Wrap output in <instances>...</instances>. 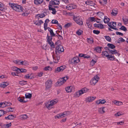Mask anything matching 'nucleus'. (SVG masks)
Listing matches in <instances>:
<instances>
[{
	"mask_svg": "<svg viewBox=\"0 0 128 128\" xmlns=\"http://www.w3.org/2000/svg\"><path fill=\"white\" fill-rule=\"evenodd\" d=\"M58 22V21L56 20H52V23L53 24H57Z\"/></svg>",
	"mask_w": 128,
	"mask_h": 128,
	"instance_id": "obj_52",
	"label": "nucleus"
},
{
	"mask_svg": "<svg viewBox=\"0 0 128 128\" xmlns=\"http://www.w3.org/2000/svg\"><path fill=\"white\" fill-rule=\"evenodd\" d=\"M99 77L97 75L95 76L92 79L90 82V83L92 85H94L98 82Z\"/></svg>",
	"mask_w": 128,
	"mask_h": 128,
	"instance_id": "obj_9",
	"label": "nucleus"
},
{
	"mask_svg": "<svg viewBox=\"0 0 128 128\" xmlns=\"http://www.w3.org/2000/svg\"><path fill=\"white\" fill-rule=\"evenodd\" d=\"M20 61V60H14L13 61V62L16 64H19V62Z\"/></svg>",
	"mask_w": 128,
	"mask_h": 128,
	"instance_id": "obj_60",
	"label": "nucleus"
},
{
	"mask_svg": "<svg viewBox=\"0 0 128 128\" xmlns=\"http://www.w3.org/2000/svg\"><path fill=\"white\" fill-rule=\"evenodd\" d=\"M114 103L116 105L118 106H120L122 104V102H117L116 100L114 101Z\"/></svg>",
	"mask_w": 128,
	"mask_h": 128,
	"instance_id": "obj_35",
	"label": "nucleus"
},
{
	"mask_svg": "<svg viewBox=\"0 0 128 128\" xmlns=\"http://www.w3.org/2000/svg\"><path fill=\"white\" fill-rule=\"evenodd\" d=\"M96 61H94L93 59H92L90 62V64L93 66L96 62Z\"/></svg>",
	"mask_w": 128,
	"mask_h": 128,
	"instance_id": "obj_54",
	"label": "nucleus"
},
{
	"mask_svg": "<svg viewBox=\"0 0 128 128\" xmlns=\"http://www.w3.org/2000/svg\"><path fill=\"white\" fill-rule=\"evenodd\" d=\"M32 78H34L33 77H32L30 75V74H27L24 77V78H30V79H31Z\"/></svg>",
	"mask_w": 128,
	"mask_h": 128,
	"instance_id": "obj_42",
	"label": "nucleus"
},
{
	"mask_svg": "<svg viewBox=\"0 0 128 128\" xmlns=\"http://www.w3.org/2000/svg\"><path fill=\"white\" fill-rule=\"evenodd\" d=\"M38 15H39L38 17L40 18H42L45 16V15L44 14H38Z\"/></svg>",
	"mask_w": 128,
	"mask_h": 128,
	"instance_id": "obj_49",
	"label": "nucleus"
},
{
	"mask_svg": "<svg viewBox=\"0 0 128 128\" xmlns=\"http://www.w3.org/2000/svg\"><path fill=\"white\" fill-rule=\"evenodd\" d=\"M110 20V19L108 18L106 16H104V21L105 23L107 24L108 23Z\"/></svg>",
	"mask_w": 128,
	"mask_h": 128,
	"instance_id": "obj_28",
	"label": "nucleus"
},
{
	"mask_svg": "<svg viewBox=\"0 0 128 128\" xmlns=\"http://www.w3.org/2000/svg\"><path fill=\"white\" fill-rule=\"evenodd\" d=\"M110 53L113 54H117V55L118 56L120 55V53L117 52V51L116 50H110Z\"/></svg>",
	"mask_w": 128,
	"mask_h": 128,
	"instance_id": "obj_17",
	"label": "nucleus"
},
{
	"mask_svg": "<svg viewBox=\"0 0 128 128\" xmlns=\"http://www.w3.org/2000/svg\"><path fill=\"white\" fill-rule=\"evenodd\" d=\"M102 48V47H99L98 46L95 48L94 49V50L96 51L97 52L99 53H100L101 51Z\"/></svg>",
	"mask_w": 128,
	"mask_h": 128,
	"instance_id": "obj_19",
	"label": "nucleus"
},
{
	"mask_svg": "<svg viewBox=\"0 0 128 128\" xmlns=\"http://www.w3.org/2000/svg\"><path fill=\"white\" fill-rule=\"evenodd\" d=\"M67 77H64L59 79L56 82L58 86H60L63 84L68 79Z\"/></svg>",
	"mask_w": 128,
	"mask_h": 128,
	"instance_id": "obj_5",
	"label": "nucleus"
},
{
	"mask_svg": "<svg viewBox=\"0 0 128 128\" xmlns=\"http://www.w3.org/2000/svg\"><path fill=\"white\" fill-rule=\"evenodd\" d=\"M99 24V28L101 29H103L104 28V26L102 24Z\"/></svg>",
	"mask_w": 128,
	"mask_h": 128,
	"instance_id": "obj_62",
	"label": "nucleus"
},
{
	"mask_svg": "<svg viewBox=\"0 0 128 128\" xmlns=\"http://www.w3.org/2000/svg\"><path fill=\"white\" fill-rule=\"evenodd\" d=\"M116 34L117 35H119L121 36H123V34L118 32H116Z\"/></svg>",
	"mask_w": 128,
	"mask_h": 128,
	"instance_id": "obj_58",
	"label": "nucleus"
},
{
	"mask_svg": "<svg viewBox=\"0 0 128 128\" xmlns=\"http://www.w3.org/2000/svg\"><path fill=\"white\" fill-rule=\"evenodd\" d=\"M96 98L95 96H89L86 99V101L89 102L92 101Z\"/></svg>",
	"mask_w": 128,
	"mask_h": 128,
	"instance_id": "obj_14",
	"label": "nucleus"
},
{
	"mask_svg": "<svg viewBox=\"0 0 128 128\" xmlns=\"http://www.w3.org/2000/svg\"><path fill=\"white\" fill-rule=\"evenodd\" d=\"M120 29L122 30H123L124 32H126L127 31V29L124 26H122L120 28Z\"/></svg>",
	"mask_w": 128,
	"mask_h": 128,
	"instance_id": "obj_38",
	"label": "nucleus"
},
{
	"mask_svg": "<svg viewBox=\"0 0 128 128\" xmlns=\"http://www.w3.org/2000/svg\"><path fill=\"white\" fill-rule=\"evenodd\" d=\"M58 101V100L57 99H56L54 100H53L50 101V104L52 106L53 105L56 104Z\"/></svg>",
	"mask_w": 128,
	"mask_h": 128,
	"instance_id": "obj_23",
	"label": "nucleus"
},
{
	"mask_svg": "<svg viewBox=\"0 0 128 128\" xmlns=\"http://www.w3.org/2000/svg\"><path fill=\"white\" fill-rule=\"evenodd\" d=\"M122 20L124 24H127L128 23V18L127 17H123Z\"/></svg>",
	"mask_w": 128,
	"mask_h": 128,
	"instance_id": "obj_27",
	"label": "nucleus"
},
{
	"mask_svg": "<svg viewBox=\"0 0 128 128\" xmlns=\"http://www.w3.org/2000/svg\"><path fill=\"white\" fill-rule=\"evenodd\" d=\"M93 32L95 34H98L100 33V32L99 30H94L93 31Z\"/></svg>",
	"mask_w": 128,
	"mask_h": 128,
	"instance_id": "obj_47",
	"label": "nucleus"
},
{
	"mask_svg": "<svg viewBox=\"0 0 128 128\" xmlns=\"http://www.w3.org/2000/svg\"><path fill=\"white\" fill-rule=\"evenodd\" d=\"M72 86H70L66 88L65 89L66 92H72Z\"/></svg>",
	"mask_w": 128,
	"mask_h": 128,
	"instance_id": "obj_25",
	"label": "nucleus"
},
{
	"mask_svg": "<svg viewBox=\"0 0 128 128\" xmlns=\"http://www.w3.org/2000/svg\"><path fill=\"white\" fill-rule=\"evenodd\" d=\"M83 32V31L80 30H78L76 32V34L78 36L82 34Z\"/></svg>",
	"mask_w": 128,
	"mask_h": 128,
	"instance_id": "obj_33",
	"label": "nucleus"
},
{
	"mask_svg": "<svg viewBox=\"0 0 128 128\" xmlns=\"http://www.w3.org/2000/svg\"><path fill=\"white\" fill-rule=\"evenodd\" d=\"M52 69V68L49 66L46 67L44 68V70L46 71L47 70L51 71Z\"/></svg>",
	"mask_w": 128,
	"mask_h": 128,
	"instance_id": "obj_39",
	"label": "nucleus"
},
{
	"mask_svg": "<svg viewBox=\"0 0 128 128\" xmlns=\"http://www.w3.org/2000/svg\"><path fill=\"white\" fill-rule=\"evenodd\" d=\"M52 84V81L51 80H47L45 83V90H48L51 88Z\"/></svg>",
	"mask_w": 128,
	"mask_h": 128,
	"instance_id": "obj_8",
	"label": "nucleus"
},
{
	"mask_svg": "<svg viewBox=\"0 0 128 128\" xmlns=\"http://www.w3.org/2000/svg\"><path fill=\"white\" fill-rule=\"evenodd\" d=\"M74 19L76 23L80 26L83 24V22L82 19L79 16H74Z\"/></svg>",
	"mask_w": 128,
	"mask_h": 128,
	"instance_id": "obj_7",
	"label": "nucleus"
},
{
	"mask_svg": "<svg viewBox=\"0 0 128 128\" xmlns=\"http://www.w3.org/2000/svg\"><path fill=\"white\" fill-rule=\"evenodd\" d=\"M9 5L13 10L18 12H22L23 9L22 6L16 4L9 3Z\"/></svg>",
	"mask_w": 128,
	"mask_h": 128,
	"instance_id": "obj_2",
	"label": "nucleus"
},
{
	"mask_svg": "<svg viewBox=\"0 0 128 128\" xmlns=\"http://www.w3.org/2000/svg\"><path fill=\"white\" fill-rule=\"evenodd\" d=\"M90 18L91 22H95L96 21L95 18L94 17H90Z\"/></svg>",
	"mask_w": 128,
	"mask_h": 128,
	"instance_id": "obj_57",
	"label": "nucleus"
},
{
	"mask_svg": "<svg viewBox=\"0 0 128 128\" xmlns=\"http://www.w3.org/2000/svg\"><path fill=\"white\" fill-rule=\"evenodd\" d=\"M23 65L25 66H27L29 64V62L27 61L24 60L23 61Z\"/></svg>",
	"mask_w": 128,
	"mask_h": 128,
	"instance_id": "obj_48",
	"label": "nucleus"
},
{
	"mask_svg": "<svg viewBox=\"0 0 128 128\" xmlns=\"http://www.w3.org/2000/svg\"><path fill=\"white\" fill-rule=\"evenodd\" d=\"M57 34H58V39L60 40H62L63 39L62 37L58 33H57Z\"/></svg>",
	"mask_w": 128,
	"mask_h": 128,
	"instance_id": "obj_45",
	"label": "nucleus"
},
{
	"mask_svg": "<svg viewBox=\"0 0 128 128\" xmlns=\"http://www.w3.org/2000/svg\"><path fill=\"white\" fill-rule=\"evenodd\" d=\"M52 10V14H55L56 12V9L54 8H53Z\"/></svg>",
	"mask_w": 128,
	"mask_h": 128,
	"instance_id": "obj_61",
	"label": "nucleus"
},
{
	"mask_svg": "<svg viewBox=\"0 0 128 128\" xmlns=\"http://www.w3.org/2000/svg\"><path fill=\"white\" fill-rule=\"evenodd\" d=\"M4 114H5V113L4 112L3 110H0V117Z\"/></svg>",
	"mask_w": 128,
	"mask_h": 128,
	"instance_id": "obj_55",
	"label": "nucleus"
},
{
	"mask_svg": "<svg viewBox=\"0 0 128 128\" xmlns=\"http://www.w3.org/2000/svg\"><path fill=\"white\" fill-rule=\"evenodd\" d=\"M106 40L109 42H110L111 40V38L109 36H104Z\"/></svg>",
	"mask_w": 128,
	"mask_h": 128,
	"instance_id": "obj_37",
	"label": "nucleus"
},
{
	"mask_svg": "<svg viewBox=\"0 0 128 128\" xmlns=\"http://www.w3.org/2000/svg\"><path fill=\"white\" fill-rule=\"evenodd\" d=\"M107 46L110 48L113 49L116 48V46L113 44L108 43L107 44Z\"/></svg>",
	"mask_w": 128,
	"mask_h": 128,
	"instance_id": "obj_30",
	"label": "nucleus"
},
{
	"mask_svg": "<svg viewBox=\"0 0 128 128\" xmlns=\"http://www.w3.org/2000/svg\"><path fill=\"white\" fill-rule=\"evenodd\" d=\"M104 108H105L104 107L99 108L98 110V112L100 114H103L105 113V111L104 110Z\"/></svg>",
	"mask_w": 128,
	"mask_h": 128,
	"instance_id": "obj_26",
	"label": "nucleus"
},
{
	"mask_svg": "<svg viewBox=\"0 0 128 128\" xmlns=\"http://www.w3.org/2000/svg\"><path fill=\"white\" fill-rule=\"evenodd\" d=\"M22 118L23 119H25L28 118V116L26 114H24L22 116Z\"/></svg>",
	"mask_w": 128,
	"mask_h": 128,
	"instance_id": "obj_51",
	"label": "nucleus"
},
{
	"mask_svg": "<svg viewBox=\"0 0 128 128\" xmlns=\"http://www.w3.org/2000/svg\"><path fill=\"white\" fill-rule=\"evenodd\" d=\"M32 96V94H31L28 93V94L27 95L26 94H25V97L26 98H30Z\"/></svg>",
	"mask_w": 128,
	"mask_h": 128,
	"instance_id": "obj_40",
	"label": "nucleus"
},
{
	"mask_svg": "<svg viewBox=\"0 0 128 128\" xmlns=\"http://www.w3.org/2000/svg\"><path fill=\"white\" fill-rule=\"evenodd\" d=\"M76 6L74 4H71L68 5L66 7V8L68 10H71L72 9L75 8Z\"/></svg>",
	"mask_w": 128,
	"mask_h": 128,
	"instance_id": "obj_12",
	"label": "nucleus"
},
{
	"mask_svg": "<svg viewBox=\"0 0 128 128\" xmlns=\"http://www.w3.org/2000/svg\"><path fill=\"white\" fill-rule=\"evenodd\" d=\"M97 16H100V18H101L102 17H103L104 16V14L100 12H97Z\"/></svg>",
	"mask_w": 128,
	"mask_h": 128,
	"instance_id": "obj_31",
	"label": "nucleus"
},
{
	"mask_svg": "<svg viewBox=\"0 0 128 128\" xmlns=\"http://www.w3.org/2000/svg\"><path fill=\"white\" fill-rule=\"evenodd\" d=\"M86 4L88 5L92 6H94L95 5V3H94L93 2L91 1H87L86 2Z\"/></svg>",
	"mask_w": 128,
	"mask_h": 128,
	"instance_id": "obj_20",
	"label": "nucleus"
},
{
	"mask_svg": "<svg viewBox=\"0 0 128 128\" xmlns=\"http://www.w3.org/2000/svg\"><path fill=\"white\" fill-rule=\"evenodd\" d=\"M43 0H34V4L36 5L40 4L43 2Z\"/></svg>",
	"mask_w": 128,
	"mask_h": 128,
	"instance_id": "obj_21",
	"label": "nucleus"
},
{
	"mask_svg": "<svg viewBox=\"0 0 128 128\" xmlns=\"http://www.w3.org/2000/svg\"><path fill=\"white\" fill-rule=\"evenodd\" d=\"M12 69L14 71H16L18 72H19L18 71L19 68H17V67L15 66L12 67Z\"/></svg>",
	"mask_w": 128,
	"mask_h": 128,
	"instance_id": "obj_34",
	"label": "nucleus"
},
{
	"mask_svg": "<svg viewBox=\"0 0 128 128\" xmlns=\"http://www.w3.org/2000/svg\"><path fill=\"white\" fill-rule=\"evenodd\" d=\"M28 14L27 12H25L22 14V15L24 16H27Z\"/></svg>",
	"mask_w": 128,
	"mask_h": 128,
	"instance_id": "obj_53",
	"label": "nucleus"
},
{
	"mask_svg": "<svg viewBox=\"0 0 128 128\" xmlns=\"http://www.w3.org/2000/svg\"><path fill=\"white\" fill-rule=\"evenodd\" d=\"M14 117L12 114L10 115V116L9 117V120H13L14 118Z\"/></svg>",
	"mask_w": 128,
	"mask_h": 128,
	"instance_id": "obj_63",
	"label": "nucleus"
},
{
	"mask_svg": "<svg viewBox=\"0 0 128 128\" xmlns=\"http://www.w3.org/2000/svg\"><path fill=\"white\" fill-rule=\"evenodd\" d=\"M80 62V60L78 57H74L72 59H70L69 63L70 64L72 65L78 63Z\"/></svg>",
	"mask_w": 128,
	"mask_h": 128,
	"instance_id": "obj_4",
	"label": "nucleus"
},
{
	"mask_svg": "<svg viewBox=\"0 0 128 128\" xmlns=\"http://www.w3.org/2000/svg\"><path fill=\"white\" fill-rule=\"evenodd\" d=\"M24 98L25 97H24L23 98L19 97L18 98V100L20 102H27V101L25 100H24Z\"/></svg>",
	"mask_w": 128,
	"mask_h": 128,
	"instance_id": "obj_22",
	"label": "nucleus"
},
{
	"mask_svg": "<svg viewBox=\"0 0 128 128\" xmlns=\"http://www.w3.org/2000/svg\"><path fill=\"white\" fill-rule=\"evenodd\" d=\"M49 3L52 6L58 5L60 4V2L57 0H52L50 1Z\"/></svg>",
	"mask_w": 128,
	"mask_h": 128,
	"instance_id": "obj_13",
	"label": "nucleus"
},
{
	"mask_svg": "<svg viewBox=\"0 0 128 128\" xmlns=\"http://www.w3.org/2000/svg\"><path fill=\"white\" fill-rule=\"evenodd\" d=\"M52 56L54 59V62L55 63H57L59 60H60V56H58L56 57H54L53 55H52Z\"/></svg>",
	"mask_w": 128,
	"mask_h": 128,
	"instance_id": "obj_16",
	"label": "nucleus"
},
{
	"mask_svg": "<svg viewBox=\"0 0 128 128\" xmlns=\"http://www.w3.org/2000/svg\"><path fill=\"white\" fill-rule=\"evenodd\" d=\"M4 125L5 126V127L6 128H8L11 126V122H10L8 124Z\"/></svg>",
	"mask_w": 128,
	"mask_h": 128,
	"instance_id": "obj_50",
	"label": "nucleus"
},
{
	"mask_svg": "<svg viewBox=\"0 0 128 128\" xmlns=\"http://www.w3.org/2000/svg\"><path fill=\"white\" fill-rule=\"evenodd\" d=\"M88 90L89 89L85 87L82 88L81 90L76 92L75 94V96H76L78 97L84 93L87 92Z\"/></svg>",
	"mask_w": 128,
	"mask_h": 128,
	"instance_id": "obj_3",
	"label": "nucleus"
},
{
	"mask_svg": "<svg viewBox=\"0 0 128 128\" xmlns=\"http://www.w3.org/2000/svg\"><path fill=\"white\" fill-rule=\"evenodd\" d=\"M9 84V83L6 82H2L0 84V87L4 88L7 86Z\"/></svg>",
	"mask_w": 128,
	"mask_h": 128,
	"instance_id": "obj_15",
	"label": "nucleus"
},
{
	"mask_svg": "<svg viewBox=\"0 0 128 128\" xmlns=\"http://www.w3.org/2000/svg\"><path fill=\"white\" fill-rule=\"evenodd\" d=\"M52 5L50 4L48 6L49 10H52L54 8H52Z\"/></svg>",
	"mask_w": 128,
	"mask_h": 128,
	"instance_id": "obj_59",
	"label": "nucleus"
},
{
	"mask_svg": "<svg viewBox=\"0 0 128 128\" xmlns=\"http://www.w3.org/2000/svg\"><path fill=\"white\" fill-rule=\"evenodd\" d=\"M47 28L50 32V36H48V34H47L46 37L47 42L51 48H54V43L52 42V37L55 36V34H54L52 30L50 28L48 27Z\"/></svg>",
	"mask_w": 128,
	"mask_h": 128,
	"instance_id": "obj_1",
	"label": "nucleus"
},
{
	"mask_svg": "<svg viewBox=\"0 0 128 128\" xmlns=\"http://www.w3.org/2000/svg\"><path fill=\"white\" fill-rule=\"evenodd\" d=\"M86 24L88 26L89 28H91L92 27V23L89 22L87 20L86 22Z\"/></svg>",
	"mask_w": 128,
	"mask_h": 128,
	"instance_id": "obj_41",
	"label": "nucleus"
},
{
	"mask_svg": "<svg viewBox=\"0 0 128 128\" xmlns=\"http://www.w3.org/2000/svg\"><path fill=\"white\" fill-rule=\"evenodd\" d=\"M72 25L71 23H68L65 24L64 26L66 28H68L70 26Z\"/></svg>",
	"mask_w": 128,
	"mask_h": 128,
	"instance_id": "obj_46",
	"label": "nucleus"
},
{
	"mask_svg": "<svg viewBox=\"0 0 128 128\" xmlns=\"http://www.w3.org/2000/svg\"><path fill=\"white\" fill-rule=\"evenodd\" d=\"M14 110V108H8L7 109V110L8 112H13Z\"/></svg>",
	"mask_w": 128,
	"mask_h": 128,
	"instance_id": "obj_43",
	"label": "nucleus"
},
{
	"mask_svg": "<svg viewBox=\"0 0 128 128\" xmlns=\"http://www.w3.org/2000/svg\"><path fill=\"white\" fill-rule=\"evenodd\" d=\"M11 74L13 76H19V75H18V73L17 72H12Z\"/></svg>",
	"mask_w": 128,
	"mask_h": 128,
	"instance_id": "obj_56",
	"label": "nucleus"
},
{
	"mask_svg": "<svg viewBox=\"0 0 128 128\" xmlns=\"http://www.w3.org/2000/svg\"><path fill=\"white\" fill-rule=\"evenodd\" d=\"M118 12L117 11V9H114L112 10L111 14H112L114 16H115L118 14Z\"/></svg>",
	"mask_w": 128,
	"mask_h": 128,
	"instance_id": "obj_24",
	"label": "nucleus"
},
{
	"mask_svg": "<svg viewBox=\"0 0 128 128\" xmlns=\"http://www.w3.org/2000/svg\"><path fill=\"white\" fill-rule=\"evenodd\" d=\"M19 84L22 86L25 85L27 84V82L26 81L22 80L19 81Z\"/></svg>",
	"mask_w": 128,
	"mask_h": 128,
	"instance_id": "obj_29",
	"label": "nucleus"
},
{
	"mask_svg": "<svg viewBox=\"0 0 128 128\" xmlns=\"http://www.w3.org/2000/svg\"><path fill=\"white\" fill-rule=\"evenodd\" d=\"M111 24H111V22H109V23H108V26L111 28H112V27H113V26H112Z\"/></svg>",
	"mask_w": 128,
	"mask_h": 128,
	"instance_id": "obj_64",
	"label": "nucleus"
},
{
	"mask_svg": "<svg viewBox=\"0 0 128 128\" xmlns=\"http://www.w3.org/2000/svg\"><path fill=\"white\" fill-rule=\"evenodd\" d=\"M87 40L88 42L90 44H92L94 42L92 38H87Z\"/></svg>",
	"mask_w": 128,
	"mask_h": 128,
	"instance_id": "obj_32",
	"label": "nucleus"
},
{
	"mask_svg": "<svg viewBox=\"0 0 128 128\" xmlns=\"http://www.w3.org/2000/svg\"><path fill=\"white\" fill-rule=\"evenodd\" d=\"M65 66H62L60 67H58L55 70L54 72H55L57 73L60 72L62 71L66 68Z\"/></svg>",
	"mask_w": 128,
	"mask_h": 128,
	"instance_id": "obj_11",
	"label": "nucleus"
},
{
	"mask_svg": "<svg viewBox=\"0 0 128 128\" xmlns=\"http://www.w3.org/2000/svg\"><path fill=\"white\" fill-rule=\"evenodd\" d=\"M109 58L110 60H113L114 59V58L113 56H112V55H110L109 57L108 58Z\"/></svg>",
	"mask_w": 128,
	"mask_h": 128,
	"instance_id": "obj_44",
	"label": "nucleus"
},
{
	"mask_svg": "<svg viewBox=\"0 0 128 128\" xmlns=\"http://www.w3.org/2000/svg\"><path fill=\"white\" fill-rule=\"evenodd\" d=\"M18 71L19 72V73L20 72H26L27 70L25 69L24 68H19Z\"/></svg>",
	"mask_w": 128,
	"mask_h": 128,
	"instance_id": "obj_36",
	"label": "nucleus"
},
{
	"mask_svg": "<svg viewBox=\"0 0 128 128\" xmlns=\"http://www.w3.org/2000/svg\"><path fill=\"white\" fill-rule=\"evenodd\" d=\"M102 55L103 56H105L107 57L108 58L110 56V55L108 54V53L107 51L102 52Z\"/></svg>",
	"mask_w": 128,
	"mask_h": 128,
	"instance_id": "obj_18",
	"label": "nucleus"
},
{
	"mask_svg": "<svg viewBox=\"0 0 128 128\" xmlns=\"http://www.w3.org/2000/svg\"><path fill=\"white\" fill-rule=\"evenodd\" d=\"M64 51L62 45L61 44H59L56 47V53L57 52L58 53H61Z\"/></svg>",
	"mask_w": 128,
	"mask_h": 128,
	"instance_id": "obj_10",
	"label": "nucleus"
},
{
	"mask_svg": "<svg viewBox=\"0 0 128 128\" xmlns=\"http://www.w3.org/2000/svg\"><path fill=\"white\" fill-rule=\"evenodd\" d=\"M70 112L69 111H67L64 112L62 114H58L56 116H55V118H63L68 116Z\"/></svg>",
	"mask_w": 128,
	"mask_h": 128,
	"instance_id": "obj_6",
	"label": "nucleus"
}]
</instances>
